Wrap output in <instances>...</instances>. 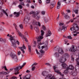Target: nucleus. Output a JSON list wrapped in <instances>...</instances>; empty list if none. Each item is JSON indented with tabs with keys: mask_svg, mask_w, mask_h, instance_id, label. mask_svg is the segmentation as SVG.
<instances>
[{
	"mask_svg": "<svg viewBox=\"0 0 79 79\" xmlns=\"http://www.w3.org/2000/svg\"><path fill=\"white\" fill-rule=\"evenodd\" d=\"M67 56H68V54L67 53H65L64 55L62 56L59 59V61L61 63L62 66L63 68L66 69L67 68V65L66 64L64 63V62L66 61V57Z\"/></svg>",
	"mask_w": 79,
	"mask_h": 79,
	"instance_id": "obj_1",
	"label": "nucleus"
},
{
	"mask_svg": "<svg viewBox=\"0 0 79 79\" xmlns=\"http://www.w3.org/2000/svg\"><path fill=\"white\" fill-rule=\"evenodd\" d=\"M40 12H37V13L34 12V11H31L29 14L30 15H32V17L33 18H34L36 19L37 20H39L40 18V16L39 15H38L39 14Z\"/></svg>",
	"mask_w": 79,
	"mask_h": 79,
	"instance_id": "obj_2",
	"label": "nucleus"
},
{
	"mask_svg": "<svg viewBox=\"0 0 79 79\" xmlns=\"http://www.w3.org/2000/svg\"><path fill=\"white\" fill-rule=\"evenodd\" d=\"M9 37H10V38L9 39V40L11 41L12 46L15 47L16 45L15 44H16V40L14 38V37L11 35Z\"/></svg>",
	"mask_w": 79,
	"mask_h": 79,
	"instance_id": "obj_3",
	"label": "nucleus"
},
{
	"mask_svg": "<svg viewBox=\"0 0 79 79\" xmlns=\"http://www.w3.org/2000/svg\"><path fill=\"white\" fill-rule=\"evenodd\" d=\"M53 68L55 73H56L57 74H60V75L61 76H62V78H63V76H64V74H62L60 72V71L59 70L56 69H57L58 68L55 67V66H54Z\"/></svg>",
	"mask_w": 79,
	"mask_h": 79,
	"instance_id": "obj_4",
	"label": "nucleus"
},
{
	"mask_svg": "<svg viewBox=\"0 0 79 79\" xmlns=\"http://www.w3.org/2000/svg\"><path fill=\"white\" fill-rule=\"evenodd\" d=\"M22 69V67H21V66H18L17 67H16L14 69L15 70V71L16 72H16L15 73V75H16V74H19V72H18L20 69Z\"/></svg>",
	"mask_w": 79,
	"mask_h": 79,
	"instance_id": "obj_5",
	"label": "nucleus"
},
{
	"mask_svg": "<svg viewBox=\"0 0 79 79\" xmlns=\"http://www.w3.org/2000/svg\"><path fill=\"white\" fill-rule=\"evenodd\" d=\"M10 55L12 59L14 60L15 61H18V58H17V56L16 55H15L14 53L11 52Z\"/></svg>",
	"mask_w": 79,
	"mask_h": 79,
	"instance_id": "obj_6",
	"label": "nucleus"
},
{
	"mask_svg": "<svg viewBox=\"0 0 79 79\" xmlns=\"http://www.w3.org/2000/svg\"><path fill=\"white\" fill-rule=\"evenodd\" d=\"M45 79H56V78L54 76L52 77V74H50L47 75Z\"/></svg>",
	"mask_w": 79,
	"mask_h": 79,
	"instance_id": "obj_7",
	"label": "nucleus"
},
{
	"mask_svg": "<svg viewBox=\"0 0 79 79\" xmlns=\"http://www.w3.org/2000/svg\"><path fill=\"white\" fill-rule=\"evenodd\" d=\"M65 30H66V27L64 26H63L62 27H59L58 31H63L64 32Z\"/></svg>",
	"mask_w": 79,
	"mask_h": 79,
	"instance_id": "obj_8",
	"label": "nucleus"
},
{
	"mask_svg": "<svg viewBox=\"0 0 79 79\" xmlns=\"http://www.w3.org/2000/svg\"><path fill=\"white\" fill-rule=\"evenodd\" d=\"M73 26L74 27L75 31H73V33H74V32H77V31H78L79 27L76 23H74L73 24Z\"/></svg>",
	"mask_w": 79,
	"mask_h": 79,
	"instance_id": "obj_9",
	"label": "nucleus"
},
{
	"mask_svg": "<svg viewBox=\"0 0 79 79\" xmlns=\"http://www.w3.org/2000/svg\"><path fill=\"white\" fill-rule=\"evenodd\" d=\"M45 33V32L44 31L42 30L41 31V35H40L39 37V38H40L41 39H43V38H44V37L43 36H44V34Z\"/></svg>",
	"mask_w": 79,
	"mask_h": 79,
	"instance_id": "obj_10",
	"label": "nucleus"
},
{
	"mask_svg": "<svg viewBox=\"0 0 79 79\" xmlns=\"http://www.w3.org/2000/svg\"><path fill=\"white\" fill-rule=\"evenodd\" d=\"M36 39H38L37 40V42H38V44H39V45H42L43 44L41 43L40 42V41H41V40H42V39H40V38L39 37H36Z\"/></svg>",
	"mask_w": 79,
	"mask_h": 79,
	"instance_id": "obj_11",
	"label": "nucleus"
},
{
	"mask_svg": "<svg viewBox=\"0 0 79 79\" xmlns=\"http://www.w3.org/2000/svg\"><path fill=\"white\" fill-rule=\"evenodd\" d=\"M33 25H37V24H38L39 27L41 26V25L40 24V23L39 22H36V21L35 20L33 21Z\"/></svg>",
	"mask_w": 79,
	"mask_h": 79,
	"instance_id": "obj_12",
	"label": "nucleus"
},
{
	"mask_svg": "<svg viewBox=\"0 0 79 79\" xmlns=\"http://www.w3.org/2000/svg\"><path fill=\"white\" fill-rule=\"evenodd\" d=\"M31 75L28 74L23 77V79H31Z\"/></svg>",
	"mask_w": 79,
	"mask_h": 79,
	"instance_id": "obj_13",
	"label": "nucleus"
},
{
	"mask_svg": "<svg viewBox=\"0 0 79 79\" xmlns=\"http://www.w3.org/2000/svg\"><path fill=\"white\" fill-rule=\"evenodd\" d=\"M58 52L59 53H60V54H63V53H64L63 50L61 48L59 49L58 50Z\"/></svg>",
	"mask_w": 79,
	"mask_h": 79,
	"instance_id": "obj_14",
	"label": "nucleus"
},
{
	"mask_svg": "<svg viewBox=\"0 0 79 79\" xmlns=\"http://www.w3.org/2000/svg\"><path fill=\"white\" fill-rule=\"evenodd\" d=\"M55 4H56V2H55V1H53L51 2V8H52L54 7V6H55Z\"/></svg>",
	"mask_w": 79,
	"mask_h": 79,
	"instance_id": "obj_15",
	"label": "nucleus"
},
{
	"mask_svg": "<svg viewBox=\"0 0 79 79\" xmlns=\"http://www.w3.org/2000/svg\"><path fill=\"white\" fill-rule=\"evenodd\" d=\"M14 15H15V17H19V15H20V12H14Z\"/></svg>",
	"mask_w": 79,
	"mask_h": 79,
	"instance_id": "obj_16",
	"label": "nucleus"
},
{
	"mask_svg": "<svg viewBox=\"0 0 79 79\" xmlns=\"http://www.w3.org/2000/svg\"><path fill=\"white\" fill-rule=\"evenodd\" d=\"M76 50L74 49V46H73L70 49H69V52H75Z\"/></svg>",
	"mask_w": 79,
	"mask_h": 79,
	"instance_id": "obj_17",
	"label": "nucleus"
},
{
	"mask_svg": "<svg viewBox=\"0 0 79 79\" xmlns=\"http://www.w3.org/2000/svg\"><path fill=\"white\" fill-rule=\"evenodd\" d=\"M51 35H52V33H51V31L49 30L46 34V37H48V36H50Z\"/></svg>",
	"mask_w": 79,
	"mask_h": 79,
	"instance_id": "obj_18",
	"label": "nucleus"
},
{
	"mask_svg": "<svg viewBox=\"0 0 79 79\" xmlns=\"http://www.w3.org/2000/svg\"><path fill=\"white\" fill-rule=\"evenodd\" d=\"M2 11L3 13H4V14H5V15L7 17H8V14L6 12V11H5L4 10L2 9Z\"/></svg>",
	"mask_w": 79,
	"mask_h": 79,
	"instance_id": "obj_19",
	"label": "nucleus"
},
{
	"mask_svg": "<svg viewBox=\"0 0 79 79\" xmlns=\"http://www.w3.org/2000/svg\"><path fill=\"white\" fill-rule=\"evenodd\" d=\"M16 44H15V46H12L14 48H16V44L18 45H19V42L18 41V40H16Z\"/></svg>",
	"mask_w": 79,
	"mask_h": 79,
	"instance_id": "obj_20",
	"label": "nucleus"
},
{
	"mask_svg": "<svg viewBox=\"0 0 79 79\" xmlns=\"http://www.w3.org/2000/svg\"><path fill=\"white\" fill-rule=\"evenodd\" d=\"M64 2H65L66 3L68 4V3H71V0H65V1H63Z\"/></svg>",
	"mask_w": 79,
	"mask_h": 79,
	"instance_id": "obj_21",
	"label": "nucleus"
},
{
	"mask_svg": "<svg viewBox=\"0 0 79 79\" xmlns=\"http://www.w3.org/2000/svg\"><path fill=\"white\" fill-rule=\"evenodd\" d=\"M34 29L35 31L37 32H39V28L38 27H35V26H34Z\"/></svg>",
	"mask_w": 79,
	"mask_h": 79,
	"instance_id": "obj_22",
	"label": "nucleus"
},
{
	"mask_svg": "<svg viewBox=\"0 0 79 79\" xmlns=\"http://www.w3.org/2000/svg\"><path fill=\"white\" fill-rule=\"evenodd\" d=\"M28 51L29 52V53L31 52V46L29 45H28Z\"/></svg>",
	"mask_w": 79,
	"mask_h": 79,
	"instance_id": "obj_23",
	"label": "nucleus"
},
{
	"mask_svg": "<svg viewBox=\"0 0 79 79\" xmlns=\"http://www.w3.org/2000/svg\"><path fill=\"white\" fill-rule=\"evenodd\" d=\"M69 68V69H74V67L72 65H70L69 66V67H67Z\"/></svg>",
	"mask_w": 79,
	"mask_h": 79,
	"instance_id": "obj_24",
	"label": "nucleus"
},
{
	"mask_svg": "<svg viewBox=\"0 0 79 79\" xmlns=\"http://www.w3.org/2000/svg\"><path fill=\"white\" fill-rule=\"evenodd\" d=\"M54 55L55 57L58 58L60 56V55L58 53V52H55L54 54Z\"/></svg>",
	"mask_w": 79,
	"mask_h": 79,
	"instance_id": "obj_25",
	"label": "nucleus"
},
{
	"mask_svg": "<svg viewBox=\"0 0 79 79\" xmlns=\"http://www.w3.org/2000/svg\"><path fill=\"white\" fill-rule=\"evenodd\" d=\"M68 69H69V68H67L66 69L64 70V72L63 73L65 74H68Z\"/></svg>",
	"mask_w": 79,
	"mask_h": 79,
	"instance_id": "obj_26",
	"label": "nucleus"
},
{
	"mask_svg": "<svg viewBox=\"0 0 79 79\" xmlns=\"http://www.w3.org/2000/svg\"><path fill=\"white\" fill-rule=\"evenodd\" d=\"M48 73V72H46L45 71H44V72H43L42 73V74L43 75V76H46L47 74Z\"/></svg>",
	"mask_w": 79,
	"mask_h": 79,
	"instance_id": "obj_27",
	"label": "nucleus"
},
{
	"mask_svg": "<svg viewBox=\"0 0 79 79\" xmlns=\"http://www.w3.org/2000/svg\"><path fill=\"white\" fill-rule=\"evenodd\" d=\"M76 61L77 64L79 66V54L78 55V58L76 59Z\"/></svg>",
	"mask_w": 79,
	"mask_h": 79,
	"instance_id": "obj_28",
	"label": "nucleus"
},
{
	"mask_svg": "<svg viewBox=\"0 0 79 79\" xmlns=\"http://www.w3.org/2000/svg\"><path fill=\"white\" fill-rule=\"evenodd\" d=\"M64 17L66 19H68L70 18V17L68 15H65V16H64Z\"/></svg>",
	"mask_w": 79,
	"mask_h": 79,
	"instance_id": "obj_29",
	"label": "nucleus"
},
{
	"mask_svg": "<svg viewBox=\"0 0 79 79\" xmlns=\"http://www.w3.org/2000/svg\"><path fill=\"white\" fill-rule=\"evenodd\" d=\"M75 71L76 72H77V73H79V67H76L75 68Z\"/></svg>",
	"mask_w": 79,
	"mask_h": 79,
	"instance_id": "obj_30",
	"label": "nucleus"
},
{
	"mask_svg": "<svg viewBox=\"0 0 79 79\" xmlns=\"http://www.w3.org/2000/svg\"><path fill=\"white\" fill-rule=\"evenodd\" d=\"M70 74L73 76H76V73L73 71L70 73Z\"/></svg>",
	"mask_w": 79,
	"mask_h": 79,
	"instance_id": "obj_31",
	"label": "nucleus"
},
{
	"mask_svg": "<svg viewBox=\"0 0 79 79\" xmlns=\"http://www.w3.org/2000/svg\"><path fill=\"white\" fill-rule=\"evenodd\" d=\"M10 73V71H8L7 72H3V75H6L8 74H9Z\"/></svg>",
	"mask_w": 79,
	"mask_h": 79,
	"instance_id": "obj_32",
	"label": "nucleus"
},
{
	"mask_svg": "<svg viewBox=\"0 0 79 79\" xmlns=\"http://www.w3.org/2000/svg\"><path fill=\"white\" fill-rule=\"evenodd\" d=\"M17 32L19 34V36H20V37H23V35H22V34H21V32H19V31H18Z\"/></svg>",
	"mask_w": 79,
	"mask_h": 79,
	"instance_id": "obj_33",
	"label": "nucleus"
},
{
	"mask_svg": "<svg viewBox=\"0 0 79 79\" xmlns=\"http://www.w3.org/2000/svg\"><path fill=\"white\" fill-rule=\"evenodd\" d=\"M19 48L20 49H21V51H22L23 52V53H25V51H24V50L23 49V47H19Z\"/></svg>",
	"mask_w": 79,
	"mask_h": 79,
	"instance_id": "obj_34",
	"label": "nucleus"
},
{
	"mask_svg": "<svg viewBox=\"0 0 79 79\" xmlns=\"http://www.w3.org/2000/svg\"><path fill=\"white\" fill-rule=\"evenodd\" d=\"M42 27L44 31H46V30H47L45 27L44 25H42Z\"/></svg>",
	"mask_w": 79,
	"mask_h": 79,
	"instance_id": "obj_35",
	"label": "nucleus"
},
{
	"mask_svg": "<svg viewBox=\"0 0 79 79\" xmlns=\"http://www.w3.org/2000/svg\"><path fill=\"white\" fill-rule=\"evenodd\" d=\"M70 30L72 31H75V28H74V26H73L72 27H71L70 29Z\"/></svg>",
	"mask_w": 79,
	"mask_h": 79,
	"instance_id": "obj_36",
	"label": "nucleus"
},
{
	"mask_svg": "<svg viewBox=\"0 0 79 79\" xmlns=\"http://www.w3.org/2000/svg\"><path fill=\"white\" fill-rule=\"evenodd\" d=\"M45 45L46 47H47L48 46V42L47 41H46L45 42Z\"/></svg>",
	"mask_w": 79,
	"mask_h": 79,
	"instance_id": "obj_37",
	"label": "nucleus"
},
{
	"mask_svg": "<svg viewBox=\"0 0 79 79\" xmlns=\"http://www.w3.org/2000/svg\"><path fill=\"white\" fill-rule=\"evenodd\" d=\"M48 19L46 17L44 18V21L45 23H47V22H48Z\"/></svg>",
	"mask_w": 79,
	"mask_h": 79,
	"instance_id": "obj_38",
	"label": "nucleus"
},
{
	"mask_svg": "<svg viewBox=\"0 0 79 79\" xmlns=\"http://www.w3.org/2000/svg\"><path fill=\"white\" fill-rule=\"evenodd\" d=\"M74 12H75L76 14H78V10H74Z\"/></svg>",
	"mask_w": 79,
	"mask_h": 79,
	"instance_id": "obj_39",
	"label": "nucleus"
},
{
	"mask_svg": "<svg viewBox=\"0 0 79 79\" xmlns=\"http://www.w3.org/2000/svg\"><path fill=\"white\" fill-rule=\"evenodd\" d=\"M18 7L19 8H20V9H22V8H23V6H22L21 5H19L18 6Z\"/></svg>",
	"mask_w": 79,
	"mask_h": 79,
	"instance_id": "obj_40",
	"label": "nucleus"
},
{
	"mask_svg": "<svg viewBox=\"0 0 79 79\" xmlns=\"http://www.w3.org/2000/svg\"><path fill=\"white\" fill-rule=\"evenodd\" d=\"M23 39L25 40L26 42H27V39L26 37H25L24 36H23Z\"/></svg>",
	"mask_w": 79,
	"mask_h": 79,
	"instance_id": "obj_41",
	"label": "nucleus"
},
{
	"mask_svg": "<svg viewBox=\"0 0 79 79\" xmlns=\"http://www.w3.org/2000/svg\"><path fill=\"white\" fill-rule=\"evenodd\" d=\"M41 14L43 15H44L45 14V11H41Z\"/></svg>",
	"mask_w": 79,
	"mask_h": 79,
	"instance_id": "obj_42",
	"label": "nucleus"
},
{
	"mask_svg": "<svg viewBox=\"0 0 79 79\" xmlns=\"http://www.w3.org/2000/svg\"><path fill=\"white\" fill-rule=\"evenodd\" d=\"M26 63H23V65L21 66V68H22V69L23 68V67H24L25 65H26Z\"/></svg>",
	"mask_w": 79,
	"mask_h": 79,
	"instance_id": "obj_43",
	"label": "nucleus"
},
{
	"mask_svg": "<svg viewBox=\"0 0 79 79\" xmlns=\"http://www.w3.org/2000/svg\"><path fill=\"white\" fill-rule=\"evenodd\" d=\"M35 66H32V67L31 68V69L32 71H34V69H35Z\"/></svg>",
	"mask_w": 79,
	"mask_h": 79,
	"instance_id": "obj_44",
	"label": "nucleus"
},
{
	"mask_svg": "<svg viewBox=\"0 0 79 79\" xmlns=\"http://www.w3.org/2000/svg\"><path fill=\"white\" fill-rule=\"evenodd\" d=\"M67 39H72V37L71 36H67Z\"/></svg>",
	"mask_w": 79,
	"mask_h": 79,
	"instance_id": "obj_45",
	"label": "nucleus"
},
{
	"mask_svg": "<svg viewBox=\"0 0 79 79\" xmlns=\"http://www.w3.org/2000/svg\"><path fill=\"white\" fill-rule=\"evenodd\" d=\"M23 48V49H24L25 50H26V46L24 45L23 44V45L22 46V48Z\"/></svg>",
	"mask_w": 79,
	"mask_h": 79,
	"instance_id": "obj_46",
	"label": "nucleus"
},
{
	"mask_svg": "<svg viewBox=\"0 0 79 79\" xmlns=\"http://www.w3.org/2000/svg\"><path fill=\"white\" fill-rule=\"evenodd\" d=\"M19 26L20 29H23V25L21 24L19 25Z\"/></svg>",
	"mask_w": 79,
	"mask_h": 79,
	"instance_id": "obj_47",
	"label": "nucleus"
},
{
	"mask_svg": "<svg viewBox=\"0 0 79 79\" xmlns=\"http://www.w3.org/2000/svg\"><path fill=\"white\" fill-rule=\"evenodd\" d=\"M13 25H14V26H15V29H16V30H17V25H16V24H15V23H14V24H13Z\"/></svg>",
	"mask_w": 79,
	"mask_h": 79,
	"instance_id": "obj_48",
	"label": "nucleus"
},
{
	"mask_svg": "<svg viewBox=\"0 0 79 79\" xmlns=\"http://www.w3.org/2000/svg\"><path fill=\"white\" fill-rule=\"evenodd\" d=\"M17 78H18L17 77L15 76H13L11 77V79H17Z\"/></svg>",
	"mask_w": 79,
	"mask_h": 79,
	"instance_id": "obj_49",
	"label": "nucleus"
},
{
	"mask_svg": "<svg viewBox=\"0 0 79 79\" xmlns=\"http://www.w3.org/2000/svg\"><path fill=\"white\" fill-rule=\"evenodd\" d=\"M46 65H47V66H51V64H50L49 63H46L45 64Z\"/></svg>",
	"mask_w": 79,
	"mask_h": 79,
	"instance_id": "obj_50",
	"label": "nucleus"
},
{
	"mask_svg": "<svg viewBox=\"0 0 79 79\" xmlns=\"http://www.w3.org/2000/svg\"><path fill=\"white\" fill-rule=\"evenodd\" d=\"M2 68H4L6 71H8V69H7L6 67L5 66L4 67H3Z\"/></svg>",
	"mask_w": 79,
	"mask_h": 79,
	"instance_id": "obj_51",
	"label": "nucleus"
},
{
	"mask_svg": "<svg viewBox=\"0 0 79 79\" xmlns=\"http://www.w3.org/2000/svg\"><path fill=\"white\" fill-rule=\"evenodd\" d=\"M37 64L36 63H35L32 65L31 66H35V65H37Z\"/></svg>",
	"mask_w": 79,
	"mask_h": 79,
	"instance_id": "obj_52",
	"label": "nucleus"
},
{
	"mask_svg": "<svg viewBox=\"0 0 79 79\" xmlns=\"http://www.w3.org/2000/svg\"><path fill=\"white\" fill-rule=\"evenodd\" d=\"M27 35V32H25L24 33V35L23 36H24V37H26V36Z\"/></svg>",
	"mask_w": 79,
	"mask_h": 79,
	"instance_id": "obj_53",
	"label": "nucleus"
},
{
	"mask_svg": "<svg viewBox=\"0 0 79 79\" xmlns=\"http://www.w3.org/2000/svg\"><path fill=\"white\" fill-rule=\"evenodd\" d=\"M74 19H75L74 18L73 19H72L69 21H70V22H71V23H73V22L74 21Z\"/></svg>",
	"mask_w": 79,
	"mask_h": 79,
	"instance_id": "obj_54",
	"label": "nucleus"
},
{
	"mask_svg": "<svg viewBox=\"0 0 79 79\" xmlns=\"http://www.w3.org/2000/svg\"><path fill=\"white\" fill-rule=\"evenodd\" d=\"M20 5H23V6H24V2H21L20 3Z\"/></svg>",
	"mask_w": 79,
	"mask_h": 79,
	"instance_id": "obj_55",
	"label": "nucleus"
},
{
	"mask_svg": "<svg viewBox=\"0 0 79 79\" xmlns=\"http://www.w3.org/2000/svg\"><path fill=\"white\" fill-rule=\"evenodd\" d=\"M35 50H36V52L37 54L38 55H39V54H40V53H39V52H38V50H37V49H35Z\"/></svg>",
	"mask_w": 79,
	"mask_h": 79,
	"instance_id": "obj_56",
	"label": "nucleus"
},
{
	"mask_svg": "<svg viewBox=\"0 0 79 79\" xmlns=\"http://www.w3.org/2000/svg\"><path fill=\"white\" fill-rule=\"evenodd\" d=\"M40 52L41 53H44V51H43L42 50H41L40 51Z\"/></svg>",
	"mask_w": 79,
	"mask_h": 79,
	"instance_id": "obj_57",
	"label": "nucleus"
},
{
	"mask_svg": "<svg viewBox=\"0 0 79 79\" xmlns=\"http://www.w3.org/2000/svg\"><path fill=\"white\" fill-rule=\"evenodd\" d=\"M57 5L61 6V2H57Z\"/></svg>",
	"mask_w": 79,
	"mask_h": 79,
	"instance_id": "obj_58",
	"label": "nucleus"
},
{
	"mask_svg": "<svg viewBox=\"0 0 79 79\" xmlns=\"http://www.w3.org/2000/svg\"><path fill=\"white\" fill-rule=\"evenodd\" d=\"M47 3H50V0H46Z\"/></svg>",
	"mask_w": 79,
	"mask_h": 79,
	"instance_id": "obj_59",
	"label": "nucleus"
},
{
	"mask_svg": "<svg viewBox=\"0 0 79 79\" xmlns=\"http://www.w3.org/2000/svg\"><path fill=\"white\" fill-rule=\"evenodd\" d=\"M64 23H60L59 24V26H63V25Z\"/></svg>",
	"mask_w": 79,
	"mask_h": 79,
	"instance_id": "obj_60",
	"label": "nucleus"
},
{
	"mask_svg": "<svg viewBox=\"0 0 79 79\" xmlns=\"http://www.w3.org/2000/svg\"><path fill=\"white\" fill-rule=\"evenodd\" d=\"M60 6H58L57 5V9H60Z\"/></svg>",
	"mask_w": 79,
	"mask_h": 79,
	"instance_id": "obj_61",
	"label": "nucleus"
},
{
	"mask_svg": "<svg viewBox=\"0 0 79 79\" xmlns=\"http://www.w3.org/2000/svg\"><path fill=\"white\" fill-rule=\"evenodd\" d=\"M66 11L67 12V13H70V12H71V11L70 10H66Z\"/></svg>",
	"mask_w": 79,
	"mask_h": 79,
	"instance_id": "obj_62",
	"label": "nucleus"
},
{
	"mask_svg": "<svg viewBox=\"0 0 79 79\" xmlns=\"http://www.w3.org/2000/svg\"><path fill=\"white\" fill-rule=\"evenodd\" d=\"M64 41L65 43H67V42H68V40H67L64 39Z\"/></svg>",
	"mask_w": 79,
	"mask_h": 79,
	"instance_id": "obj_63",
	"label": "nucleus"
},
{
	"mask_svg": "<svg viewBox=\"0 0 79 79\" xmlns=\"http://www.w3.org/2000/svg\"><path fill=\"white\" fill-rule=\"evenodd\" d=\"M39 3H42V1L41 0H39Z\"/></svg>",
	"mask_w": 79,
	"mask_h": 79,
	"instance_id": "obj_64",
	"label": "nucleus"
}]
</instances>
